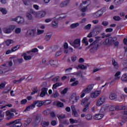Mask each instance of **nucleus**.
Listing matches in <instances>:
<instances>
[{"label": "nucleus", "mask_w": 127, "mask_h": 127, "mask_svg": "<svg viewBox=\"0 0 127 127\" xmlns=\"http://www.w3.org/2000/svg\"><path fill=\"white\" fill-rule=\"evenodd\" d=\"M48 91V88L44 87L42 89L41 92L40 94V97L41 98H43V97L45 96V95L47 94V91Z\"/></svg>", "instance_id": "4468645a"}, {"label": "nucleus", "mask_w": 127, "mask_h": 127, "mask_svg": "<svg viewBox=\"0 0 127 127\" xmlns=\"http://www.w3.org/2000/svg\"><path fill=\"white\" fill-rule=\"evenodd\" d=\"M40 116H39V115H37L36 116V119L35 121L36 122V123H39V122H40Z\"/></svg>", "instance_id": "4d7b16f0"}, {"label": "nucleus", "mask_w": 127, "mask_h": 127, "mask_svg": "<svg viewBox=\"0 0 127 127\" xmlns=\"http://www.w3.org/2000/svg\"><path fill=\"white\" fill-rule=\"evenodd\" d=\"M50 114V110H47L43 112V114L45 116H48Z\"/></svg>", "instance_id": "bf43d9fd"}, {"label": "nucleus", "mask_w": 127, "mask_h": 127, "mask_svg": "<svg viewBox=\"0 0 127 127\" xmlns=\"http://www.w3.org/2000/svg\"><path fill=\"white\" fill-rule=\"evenodd\" d=\"M80 39H75L74 41H70L69 42V43L70 45L74 47V48H78V47H79L80 45Z\"/></svg>", "instance_id": "39448f33"}, {"label": "nucleus", "mask_w": 127, "mask_h": 127, "mask_svg": "<svg viewBox=\"0 0 127 127\" xmlns=\"http://www.w3.org/2000/svg\"><path fill=\"white\" fill-rule=\"evenodd\" d=\"M51 36H52V33H47L45 38V40H46V41H48L50 40V39L51 38Z\"/></svg>", "instance_id": "bb28decb"}, {"label": "nucleus", "mask_w": 127, "mask_h": 127, "mask_svg": "<svg viewBox=\"0 0 127 127\" xmlns=\"http://www.w3.org/2000/svg\"><path fill=\"white\" fill-rule=\"evenodd\" d=\"M15 62L16 63H18L19 64H21V63L23 62V59L22 58L17 59L15 60Z\"/></svg>", "instance_id": "09e8293b"}, {"label": "nucleus", "mask_w": 127, "mask_h": 127, "mask_svg": "<svg viewBox=\"0 0 127 127\" xmlns=\"http://www.w3.org/2000/svg\"><path fill=\"white\" fill-rule=\"evenodd\" d=\"M59 78V76H56V77L52 79L53 82H54L55 83H56V82H59V81H60Z\"/></svg>", "instance_id": "603ef678"}, {"label": "nucleus", "mask_w": 127, "mask_h": 127, "mask_svg": "<svg viewBox=\"0 0 127 127\" xmlns=\"http://www.w3.org/2000/svg\"><path fill=\"white\" fill-rule=\"evenodd\" d=\"M41 126L42 127H48V126H49V122L42 121L41 123Z\"/></svg>", "instance_id": "c9c22d12"}, {"label": "nucleus", "mask_w": 127, "mask_h": 127, "mask_svg": "<svg viewBox=\"0 0 127 127\" xmlns=\"http://www.w3.org/2000/svg\"><path fill=\"white\" fill-rule=\"evenodd\" d=\"M112 64L113 65L114 67L116 69L119 67V64H118V63L116 62V60L115 59H112Z\"/></svg>", "instance_id": "7c9ffc66"}, {"label": "nucleus", "mask_w": 127, "mask_h": 127, "mask_svg": "<svg viewBox=\"0 0 127 127\" xmlns=\"http://www.w3.org/2000/svg\"><path fill=\"white\" fill-rule=\"evenodd\" d=\"M6 114V120H11V119H12L13 117H14V114L12 113L10 111L8 110L5 112Z\"/></svg>", "instance_id": "1a4fd4ad"}, {"label": "nucleus", "mask_w": 127, "mask_h": 127, "mask_svg": "<svg viewBox=\"0 0 127 127\" xmlns=\"http://www.w3.org/2000/svg\"><path fill=\"white\" fill-rule=\"evenodd\" d=\"M93 88H94V85H89L86 88L82 91L80 98H84L86 94H89V93H90L91 91L93 90Z\"/></svg>", "instance_id": "7ed1b4c3"}, {"label": "nucleus", "mask_w": 127, "mask_h": 127, "mask_svg": "<svg viewBox=\"0 0 127 127\" xmlns=\"http://www.w3.org/2000/svg\"><path fill=\"white\" fill-rule=\"evenodd\" d=\"M64 125H69V121L67 119H64L63 121H61Z\"/></svg>", "instance_id": "69168bd1"}, {"label": "nucleus", "mask_w": 127, "mask_h": 127, "mask_svg": "<svg viewBox=\"0 0 127 127\" xmlns=\"http://www.w3.org/2000/svg\"><path fill=\"white\" fill-rule=\"evenodd\" d=\"M35 33H36V29H30L27 32V35H30L31 36H34V35H35Z\"/></svg>", "instance_id": "dca6fc26"}, {"label": "nucleus", "mask_w": 127, "mask_h": 127, "mask_svg": "<svg viewBox=\"0 0 127 127\" xmlns=\"http://www.w3.org/2000/svg\"><path fill=\"white\" fill-rule=\"evenodd\" d=\"M12 21L17 22L18 24H22L24 23V18L21 16H17L11 19Z\"/></svg>", "instance_id": "423d86ee"}, {"label": "nucleus", "mask_w": 127, "mask_h": 127, "mask_svg": "<svg viewBox=\"0 0 127 127\" xmlns=\"http://www.w3.org/2000/svg\"><path fill=\"white\" fill-rule=\"evenodd\" d=\"M69 2H70L69 0H66L65 1H64L60 4V7H64L65 6H67V5H68V4H69Z\"/></svg>", "instance_id": "412c9836"}, {"label": "nucleus", "mask_w": 127, "mask_h": 127, "mask_svg": "<svg viewBox=\"0 0 127 127\" xmlns=\"http://www.w3.org/2000/svg\"><path fill=\"white\" fill-rule=\"evenodd\" d=\"M101 15H103V11L101 10L94 13L93 14V17H95V18L100 17V16H101Z\"/></svg>", "instance_id": "f3484780"}, {"label": "nucleus", "mask_w": 127, "mask_h": 127, "mask_svg": "<svg viewBox=\"0 0 127 127\" xmlns=\"http://www.w3.org/2000/svg\"><path fill=\"white\" fill-rule=\"evenodd\" d=\"M91 26H92V25L91 24H88L84 27V29H86L87 30H90L91 29Z\"/></svg>", "instance_id": "3c124183"}, {"label": "nucleus", "mask_w": 127, "mask_h": 127, "mask_svg": "<svg viewBox=\"0 0 127 127\" xmlns=\"http://www.w3.org/2000/svg\"><path fill=\"white\" fill-rule=\"evenodd\" d=\"M22 56L24 57V60L28 61L31 60V57L27 55V53H24L23 54Z\"/></svg>", "instance_id": "5701e85b"}, {"label": "nucleus", "mask_w": 127, "mask_h": 127, "mask_svg": "<svg viewBox=\"0 0 127 127\" xmlns=\"http://www.w3.org/2000/svg\"><path fill=\"white\" fill-rule=\"evenodd\" d=\"M90 47H91L90 49L91 52H96L97 50H98V47H99V45L98 44H96V41L94 42L92 44H91L88 48H90Z\"/></svg>", "instance_id": "0eeeda50"}, {"label": "nucleus", "mask_w": 127, "mask_h": 127, "mask_svg": "<svg viewBox=\"0 0 127 127\" xmlns=\"http://www.w3.org/2000/svg\"><path fill=\"white\" fill-rule=\"evenodd\" d=\"M121 75V71H117L116 74H115V78L113 80V81L115 82V81H117V80H120L121 78V77L119 76V75Z\"/></svg>", "instance_id": "4be33fe9"}, {"label": "nucleus", "mask_w": 127, "mask_h": 127, "mask_svg": "<svg viewBox=\"0 0 127 127\" xmlns=\"http://www.w3.org/2000/svg\"><path fill=\"white\" fill-rule=\"evenodd\" d=\"M103 29V26L98 25L95 27L93 31H96V34H99Z\"/></svg>", "instance_id": "a211bd4d"}, {"label": "nucleus", "mask_w": 127, "mask_h": 127, "mask_svg": "<svg viewBox=\"0 0 127 127\" xmlns=\"http://www.w3.org/2000/svg\"><path fill=\"white\" fill-rule=\"evenodd\" d=\"M4 112H3V111L0 110V119H4Z\"/></svg>", "instance_id": "8fccbe9b"}, {"label": "nucleus", "mask_w": 127, "mask_h": 127, "mask_svg": "<svg viewBox=\"0 0 127 127\" xmlns=\"http://www.w3.org/2000/svg\"><path fill=\"white\" fill-rule=\"evenodd\" d=\"M45 15H46V11L44 10L40 11L37 14V16L38 18H43Z\"/></svg>", "instance_id": "f8f14e48"}, {"label": "nucleus", "mask_w": 127, "mask_h": 127, "mask_svg": "<svg viewBox=\"0 0 127 127\" xmlns=\"http://www.w3.org/2000/svg\"><path fill=\"white\" fill-rule=\"evenodd\" d=\"M117 94L115 93H112L109 95V98L110 100H116L117 99Z\"/></svg>", "instance_id": "393cba45"}, {"label": "nucleus", "mask_w": 127, "mask_h": 127, "mask_svg": "<svg viewBox=\"0 0 127 127\" xmlns=\"http://www.w3.org/2000/svg\"><path fill=\"white\" fill-rule=\"evenodd\" d=\"M27 54H28L29 56L31 57V58H32V57L34 56V53H33L31 51L27 52Z\"/></svg>", "instance_id": "864d4df0"}, {"label": "nucleus", "mask_w": 127, "mask_h": 127, "mask_svg": "<svg viewBox=\"0 0 127 127\" xmlns=\"http://www.w3.org/2000/svg\"><path fill=\"white\" fill-rule=\"evenodd\" d=\"M13 124L11 127H20L22 126V124L20 122V120H16L13 121Z\"/></svg>", "instance_id": "9d476101"}, {"label": "nucleus", "mask_w": 127, "mask_h": 127, "mask_svg": "<svg viewBox=\"0 0 127 127\" xmlns=\"http://www.w3.org/2000/svg\"><path fill=\"white\" fill-rule=\"evenodd\" d=\"M26 16L28 20H32V18H33L32 15H31L30 13H27L26 14Z\"/></svg>", "instance_id": "72a5a7b5"}, {"label": "nucleus", "mask_w": 127, "mask_h": 127, "mask_svg": "<svg viewBox=\"0 0 127 127\" xmlns=\"http://www.w3.org/2000/svg\"><path fill=\"white\" fill-rule=\"evenodd\" d=\"M90 100V97H85L81 100V105L82 106H87V104H90V102H88V101Z\"/></svg>", "instance_id": "2eb2a0df"}, {"label": "nucleus", "mask_w": 127, "mask_h": 127, "mask_svg": "<svg viewBox=\"0 0 127 127\" xmlns=\"http://www.w3.org/2000/svg\"><path fill=\"white\" fill-rule=\"evenodd\" d=\"M109 104L104 105L100 109V113H105L106 112H108L109 110Z\"/></svg>", "instance_id": "ddd939ff"}, {"label": "nucleus", "mask_w": 127, "mask_h": 127, "mask_svg": "<svg viewBox=\"0 0 127 127\" xmlns=\"http://www.w3.org/2000/svg\"><path fill=\"white\" fill-rule=\"evenodd\" d=\"M35 102L36 103L37 107H42L43 106V102L39 101H35Z\"/></svg>", "instance_id": "4c0bfd02"}, {"label": "nucleus", "mask_w": 127, "mask_h": 127, "mask_svg": "<svg viewBox=\"0 0 127 127\" xmlns=\"http://www.w3.org/2000/svg\"><path fill=\"white\" fill-rule=\"evenodd\" d=\"M49 63H50V65L52 66H53L57 63V60H51L49 62Z\"/></svg>", "instance_id": "a18cd8bd"}, {"label": "nucleus", "mask_w": 127, "mask_h": 127, "mask_svg": "<svg viewBox=\"0 0 127 127\" xmlns=\"http://www.w3.org/2000/svg\"><path fill=\"white\" fill-rule=\"evenodd\" d=\"M121 80L124 82H127V73H125L122 76Z\"/></svg>", "instance_id": "473e14b6"}, {"label": "nucleus", "mask_w": 127, "mask_h": 127, "mask_svg": "<svg viewBox=\"0 0 127 127\" xmlns=\"http://www.w3.org/2000/svg\"><path fill=\"white\" fill-rule=\"evenodd\" d=\"M89 106H90V103H87V105L84 107L83 112H87V110L89 109Z\"/></svg>", "instance_id": "5fc2aeb1"}, {"label": "nucleus", "mask_w": 127, "mask_h": 127, "mask_svg": "<svg viewBox=\"0 0 127 127\" xmlns=\"http://www.w3.org/2000/svg\"><path fill=\"white\" fill-rule=\"evenodd\" d=\"M15 28V26L14 25H9L7 27H5L2 28V31L4 33L6 34H9V33H11L12 30Z\"/></svg>", "instance_id": "20e7f679"}, {"label": "nucleus", "mask_w": 127, "mask_h": 127, "mask_svg": "<svg viewBox=\"0 0 127 127\" xmlns=\"http://www.w3.org/2000/svg\"><path fill=\"white\" fill-rule=\"evenodd\" d=\"M63 51V49L61 48L59 51H58L55 55V58H57V57L60 56L61 54H62V52Z\"/></svg>", "instance_id": "c85d7f7f"}, {"label": "nucleus", "mask_w": 127, "mask_h": 127, "mask_svg": "<svg viewBox=\"0 0 127 127\" xmlns=\"http://www.w3.org/2000/svg\"><path fill=\"white\" fill-rule=\"evenodd\" d=\"M60 86H61V84H60L59 83H56L54 84L53 85V90H55V89L57 88V87H59Z\"/></svg>", "instance_id": "49530a36"}, {"label": "nucleus", "mask_w": 127, "mask_h": 127, "mask_svg": "<svg viewBox=\"0 0 127 127\" xmlns=\"http://www.w3.org/2000/svg\"><path fill=\"white\" fill-rule=\"evenodd\" d=\"M72 115L75 118H78V117H79V114H78V113L76 112V111H73V112H72Z\"/></svg>", "instance_id": "680f3d73"}, {"label": "nucleus", "mask_w": 127, "mask_h": 127, "mask_svg": "<svg viewBox=\"0 0 127 127\" xmlns=\"http://www.w3.org/2000/svg\"><path fill=\"white\" fill-rule=\"evenodd\" d=\"M67 92H68V88H65L64 89V90H63L62 91V94H64V95H65V94H66V93H67Z\"/></svg>", "instance_id": "774afa93"}, {"label": "nucleus", "mask_w": 127, "mask_h": 127, "mask_svg": "<svg viewBox=\"0 0 127 127\" xmlns=\"http://www.w3.org/2000/svg\"><path fill=\"white\" fill-rule=\"evenodd\" d=\"M91 1L87 0L82 1V3L80 4V9L82 12H85L88 10V6L90 5Z\"/></svg>", "instance_id": "f257e3e1"}, {"label": "nucleus", "mask_w": 127, "mask_h": 127, "mask_svg": "<svg viewBox=\"0 0 127 127\" xmlns=\"http://www.w3.org/2000/svg\"><path fill=\"white\" fill-rule=\"evenodd\" d=\"M0 11L2 12V14H6L7 13V11L5 8H0Z\"/></svg>", "instance_id": "a19ab883"}, {"label": "nucleus", "mask_w": 127, "mask_h": 127, "mask_svg": "<svg viewBox=\"0 0 127 127\" xmlns=\"http://www.w3.org/2000/svg\"><path fill=\"white\" fill-rule=\"evenodd\" d=\"M52 26L54 27V28H57V27H58V20H56L53 21L52 22Z\"/></svg>", "instance_id": "a878e982"}, {"label": "nucleus", "mask_w": 127, "mask_h": 127, "mask_svg": "<svg viewBox=\"0 0 127 127\" xmlns=\"http://www.w3.org/2000/svg\"><path fill=\"white\" fill-rule=\"evenodd\" d=\"M78 68H80V69H82V70H84V69H86L87 68V66L83 65V64H79L78 65Z\"/></svg>", "instance_id": "052dcab7"}, {"label": "nucleus", "mask_w": 127, "mask_h": 127, "mask_svg": "<svg viewBox=\"0 0 127 127\" xmlns=\"http://www.w3.org/2000/svg\"><path fill=\"white\" fill-rule=\"evenodd\" d=\"M25 79V77L23 76L21 77L20 79H19V80H13V83L14 84H18V83H21V82L23 81V80H24Z\"/></svg>", "instance_id": "c756f323"}, {"label": "nucleus", "mask_w": 127, "mask_h": 127, "mask_svg": "<svg viewBox=\"0 0 127 127\" xmlns=\"http://www.w3.org/2000/svg\"><path fill=\"white\" fill-rule=\"evenodd\" d=\"M69 122L70 124H77L78 123V121L76 120H75L74 119L70 118L69 119Z\"/></svg>", "instance_id": "de8ad7c7"}, {"label": "nucleus", "mask_w": 127, "mask_h": 127, "mask_svg": "<svg viewBox=\"0 0 127 127\" xmlns=\"http://www.w3.org/2000/svg\"><path fill=\"white\" fill-rule=\"evenodd\" d=\"M59 93L57 92H56L52 95V97L54 98H58V97H59Z\"/></svg>", "instance_id": "0e129e2a"}, {"label": "nucleus", "mask_w": 127, "mask_h": 127, "mask_svg": "<svg viewBox=\"0 0 127 127\" xmlns=\"http://www.w3.org/2000/svg\"><path fill=\"white\" fill-rule=\"evenodd\" d=\"M109 110H110V111H119V106H112L110 107Z\"/></svg>", "instance_id": "2f4dec72"}, {"label": "nucleus", "mask_w": 127, "mask_h": 127, "mask_svg": "<svg viewBox=\"0 0 127 127\" xmlns=\"http://www.w3.org/2000/svg\"><path fill=\"white\" fill-rule=\"evenodd\" d=\"M23 2L25 5H29L31 3L29 0H23Z\"/></svg>", "instance_id": "c03bdc74"}, {"label": "nucleus", "mask_w": 127, "mask_h": 127, "mask_svg": "<svg viewBox=\"0 0 127 127\" xmlns=\"http://www.w3.org/2000/svg\"><path fill=\"white\" fill-rule=\"evenodd\" d=\"M65 118H66V115H60L58 116V118L60 122H62V120L65 119Z\"/></svg>", "instance_id": "e433bc0d"}, {"label": "nucleus", "mask_w": 127, "mask_h": 127, "mask_svg": "<svg viewBox=\"0 0 127 127\" xmlns=\"http://www.w3.org/2000/svg\"><path fill=\"white\" fill-rule=\"evenodd\" d=\"M108 24H109V22L104 21L102 23V25L104 26H107Z\"/></svg>", "instance_id": "338daca9"}, {"label": "nucleus", "mask_w": 127, "mask_h": 127, "mask_svg": "<svg viewBox=\"0 0 127 127\" xmlns=\"http://www.w3.org/2000/svg\"><path fill=\"white\" fill-rule=\"evenodd\" d=\"M19 48H20V45H18L16 46L15 47H12L11 48L12 51H13V52H14L15 51H16V50H18V49H19Z\"/></svg>", "instance_id": "58836bf2"}, {"label": "nucleus", "mask_w": 127, "mask_h": 127, "mask_svg": "<svg viewBox=\"0 0 127 127\" xmlns=\"http://www.w3.org/2000/svg\"><path fill=\"white\" fill-rule=\"evenodd\" d=\"M125 0H115L114 3L116 5H121V4L124 3Z\"/></svg>", "instance_id": "b1692460"}, {"label": "nucleus", "mask_w": 127, "mask_h": 127, "mask_svg": "<svg viewBox=\"0 0 127 127\" xmlns=\"http://www.w3.org/2000/svg\"><path fill=\"white\" fill-rule=\"evenodd\" d=\"M100 94H101V91H95L91 93V97L92 98V99H95V98L99 97V96H100Z\"/></svg>", "instance_id": "9b49d317"}, {"label": "nucleus", "mask_w": 127, "mask_h": 127, "mask_svg": "<svg viewBox=\"0 0 127 127\" xmlns=\"http://www.w3.org/2000/svg\"><path fill=\"white\" fill-rule=\"evenodd\" d=\"M104 118V115L101 114H98L95 115L94 117V120L96 121H99V120H102Z\"/></svg>", "instance_id": "aec40b11"}, {"label": "nucleus", "mask_w": 127, "mask_h": 127, "mask_svg": "<svg viewBox=\"0 0 127 127\" xmlns=\"http://www.w3.org/2000/svg\"><path fill=\"white\" fill-rule=\"evenodd\" d=\"M35 106H36V102L35 101H34L33 103L30 105V108H31V110H33L35 108Z\"/></svg>", "instance_id": "13d9d810"}, {"label": "nucleus", "mask_w": 127, "mask_h": 127, "mask_svg": "<svg viewBox=\"0 0 127 127\" xmlns=\"http://www.w3.org/2000/svg\"><path fill=\"white\" fill-rule=\"evenodd\" d=\"M21 32V28H17L15 30V33L17 34H18Z\"/></svg>", "instance_id": "6e6d98bb"}, {"label": "nucleus", "mask_w": 127, "mask_h": 127, "mask_svg": "<svg viewBox=\"0 0 127 127\" xmlns=\"http://www.w3.org/2000/svg\"><path fill=\"white\" fill-rule=\"evenodd\" d=\"M118 40V38L117 37H109L106 39L103 42V45H107V46H112L114 43H115V41H117Z\"/></svg>", "instance_id": "f03ea898"}, {"label": "nucleus", "mask_w": 127, "mask_h": 127, "mask_svg": "<svg viewBox=\"0 0 127 127\" xmlns=\"http://www.w3.org/2000/svg\"><path fill=\"white\" fill-rule=\"evenodd\" d=\"M113 19H114V20H116L117 21H119L121 20V17H120L119 16H115L113 17Z\"/></svg>", "instance_id": "e2e57ef3"}, {"label": "nucleus", "mask_w": 127, "mask_h": 127, "mask_svg": "<svg viewBox=\"0 0 127 127\" xmlns=\"http://www.w3.org/2000/svg\"><path fill=\"white\" fill-rule=\"evenodd\" d=\"M79 24L78 23H76L71 24L70 27V28L73 29V28H75V27L79 26Z\"/></svg>", "instance_id": "ea45409f"}, {"label": "nucleus", "mask_w": 127, "mask_h": 127, "mask_svg": "<svg viewBox=\"0 0 127 127\" xmlns=\"http://www.w3.org/2000/svg\"><path fill=\"white\" fill-rule=\"evenodd\" d=\"M79 97L77 96L71 95L70 97V101L72 102V104H74L78 101Z\"/></svg>", "instance_id": "6ab92c4d"}, {"label": "nucleus", "mask_w": 127, "mask_h": 127, "mask_svg": "<svg viewBox=\"0 0 127 127\" xmlns=\"http://www.w3.org/2000/svg\"><path fill=\"white\" fill-rule=\"evenodd\" d=\"M92 118H93V116H92V115L91 114H87L85 116V118L87 121H91Z\"/></svg>", "instance_id": "79ce46f5"}, {"label": "nucleus", "mask_w": 127, "mask_h": 127, "mask_svg": "<svg viewBox=\"0 0 127 127\" xmlns=\"http://www.w3.org/2000/svg\"><path fill=\"white\" fill-rule=\"evenodd\" d=\"M105 100L106 97L102 96V97L99 98L96 102V106H97V107H100V106H102V105L104 104V103H105Z\"/></svg>", "instance_id": "6e6552de"}, {"label": "nucleus", "mask_w": 127, "mask_h": 127, "mask_svg": "<svg viewBox=\"0 0 127 127\" xmlns=\"http://www.w3.org/2000/svg\"><path fill=\"white\" fill-rule=\"evenodd\" d=\"M58 47L57 46H55L52 47H50L49 49V50L50 52H55L56 50H58Z\"/></svg>", "instance_id": "cd10ccee"}, {"label": "nucleus", "mask_w": 127, "mask_h": 127, "mask_svg": "<svg viewBox=\"0 0 127 127\" xmlns=\"http://www.w3.org/2000/svg\"><path fill=\"white\" fill-rule=\"evenodd\" d=\"M13 43H14V42L12 40L9 39L6 41V45L7 46H9L10 44H13Z\"/></svg>", "instance_id": "f704fd0d"}, {"label": "nucleus", "mask_w": 127, "mask_h": 127, "mask_svg": "<svg viewBox=\"0 0 127 127\" xmlns=\"http://www.w3.org/2000/svg\"><path fill=\"white\" fill-rule=\"evenodd\" d=\"M57 106L59 108H63V107H64V104H63V103H62V102L58 101L57 102Z\"/></svg>", "instance_id": "37998d69"}]
</instances>
